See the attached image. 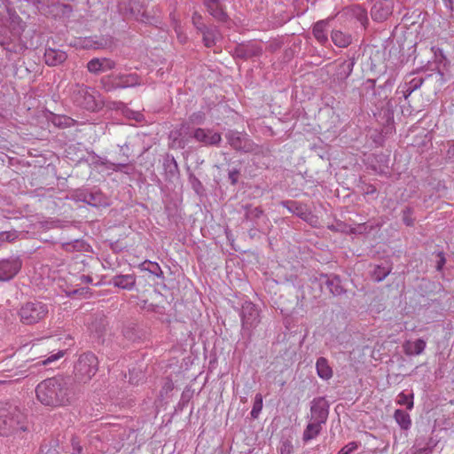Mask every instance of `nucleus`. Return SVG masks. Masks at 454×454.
Here are the masks:
<instances>
[{
    "instance_id": "obj_1",
    "label": "nucleus",
    "mask_w": 454,
    "mask_h": 454,
    "mask_svg": "<svg viewBox=\"0 0 454 454\" xmlns=\"http://www.w3.org/2000/svg\"><path fill=\"white\" fill-rule=\"evenodd\" d=\"M28 430L26 416L9 403L0 404V437L5 443L16 444L23 440Z\"/></svg>"
},
{
    "instance_id": "obj_2",
    "label": "nucleus",
    "mask_w": 454,
    "mask_h": 454,
    "mask_svg": "<svg viewBox=\"0 0 454 454\" xmlns=\"http://www.w3.org/2000/svg\"><path fill=\"white\" fill-rule=\"evenodd\" d=\"M35 394L37 400L45 406L66 405L70 400V389L63 378L53 377L40 382Z\"/></svg>"
},
{
    "instance_id": "obj_3",
    "label": "nucleus",
    "mask_w": 454,
    "mask_h": 454,
    "mask_svg": "<svg viewBox=\"0 0 454 454\" xmlns=\"http://www.w3.org/2000/svg\"><path fill=\"white\" fill-rule=\"evenodd\" d=\"M98 368L97 356L92 353H84L79 356L75 364L74 374L79 381L86 383L96 374Z\"/></svg>"
},
{
    "instance_id": "obj_4",
    "label": "nucleus",
    "mask_w": 454,
    "mask_h": 454,
    "mask_svg": "<svg viewBox=\"0 0 454 454\" xmlns=\"http://www.w3.org/2000/svg\"><path fill=\"white\" fill-rule=\"evenodd\" d=\"M48 307L40 301L27 302L20 309V321L25 325H34L48 315Z\"/></svg>"
},
{
    "instance_id": "obj_5",
    "label": "nucleus",
    "mask_w": 454,
    "mask_h": 454,
    "mask_svg": "<svg viewBox=\"0 0 454 454\" xmlns=\"http://www.w3.org/2000/svg\"><path fill=\"white\" fill-rule=\"evenodd\" d=\"M101 83L106 91H112L139 85L140 81L136 74H118L104 76Z\"/></svg>"
},
{
    "instance_id": "obj_6",
    "label": "nucleus",
    "mask_w": 454,
    "mask_h": 454,
    "mask_svg": "<svg viewBox=\"0 0 454 454\" xmlns=\"http://www.w3.org/2000/svg\"><path fill=\"white\" fill-rule=\"evenodd\" d=\"M95 91L84 85L76 84L73 89V99L80 106L89 110L96 111L98 104L95 98Z\"/></svg>"
},
{
    "instance_id": "obj_7",
    "label": "nucleus",
    "mask_w": 454,
    "mask_h": 454,
    "mask_svg": "<svg viewBox=\"0 0 454 454\" xmlns=\"http://www.w3.org/2000/svg\"><path fill=\"white\" fill-rule=\"evenodd\" d=\"M241 321L243 328L253 329L260 323L259 310L251 301H246L241 309Z\"/></svg>"
},
{
    "instance_id": "obj_8",
    "label": "nucleus",
    "mask_w": 454,
    "mask_h": 454,
    "mask_svg": "<svg viewBox=\"0 0 454 454\" xmlns=\"http://www.w3.org/2000/svg\"><path fill=\"white\" fill-rule=\"evenodd\" d=\"M22 262L19 257H11L0 261V280L8 281L14 278L21 269Z\"/></svg>"
},
{
    "instance_id": "obj_9",
    "label": "nucleus",
    "mask_w": 454,
    "mask_h": 454,
    "mask_svg": "<svg viewBox=\"0 0 454 454\" xmlns=\"http://www.w3.org/2000/svg\"><path fill=\"white\" fill-rule=\"evenodd\" d=\"M310 412V420L325 424L329 414V405L326 400L324 397L313 399Z\"/></svg>"
},
{
    "instance_id": "obj_10",
    "label": "nucleus",
    "mask_w": 454,
    "mask_h": 454,
    "mask_svg": "<svg viewBox=\"0 0 454 454\" xmlns=\"http://www.w3.org/2000/svg\"><path fill=\"white\" fill-rule=\"evenodd\" d=\"M226 138L230 145L237 151L252 152L254 144L247 138V135H242L237 131H229L226 134Z\"/></svg>"
},
{
    "instance_id": "obj_11",
    "label": "nucleus",
    "mask_w": 454,
    "mask_h": 454,
    "mask_svg": "<svg viewBox=\"0 0 454 454\" xmlns=\"http://www.w3.org/2000/svg\"><path fill=\"white\" fill-rule=\"evenodd\" d=\"M169 138L172 141V147L184 148L192 137V132L186 124H182L178 129H174L169 134Z\"/></svg>"
},
{
    "instance_id": "obj_12",
    "label": "nucleus",
    "mask_w": 454,
    "mask_h": 454,
    "mask_svg": "<svg viewBox=\"0 0 454 454\" xmlns=\"http://www.w3.org/2000/svg\"><path fill=\"white\" fill-rule=\"evenodd\" d=\"M393 2L391 0L377 1L371 10L372 18L378 22L386 20L393 12Z\"/></svg>"
},
{
    "instance_id": "obj_13",
    "label": "nucleus",
    "mask_w": 454,
    "mask_h": 454,
    "mask_svg": "<svg viewBox=\"0 0 454 454\" xmlns=\"http://www.w3.org/2000/svg\"><path fill=\"white\" fill-rule=\"evenodd\" d=\"M192 137L204 145H215L222 140L220 133L201 128H198L192 132Z\"/></svg>"
},
{
    "instance_id": "obj_14",
    "label": "nucleus",
    "mask_w": 454,
    "mask_h": 454,
    "mask_svg": "<svg viewBox=\"0 0 454 454\" xmlns=\"http://www.w3.org/2000/svg\"><path fill=\"white\" fill-rule=\"evenodd\" d=\"M114 60L108 58H94L87 64V69L91 74H100L112 70L115 67Z\"/></svg>"
},
{
    "instance_id": "obj_15",
    "label": "nucleus",
    "mask_w": 454,
    "mask_h": 454,
    "mask_svg": "<svg viewBox=\"0 0 454 454\" xmlns=\"http://www.w3.org/2000/svg\"><path fill=\"white\" fill-rule=\"evenodd\" d=\"M67 59V53L63 51L48 48L44 52V61L48 66L55 67Z\"/></svg>"
},
{
    "instance_id": "obj_16",
    "label": "nucleus",
    "mask_w": 454,
    "mask_h": 454,
    "mask_svg": "<svg viewBox=\"0 0 454 454\" xmlns=\"http://www.w3.org/2000/svg\"><path fill=\"white\" fill-rule=\"evenodd\" d=\"M112 283L119 288L131 290L136 285V277L133 274L118 275L113 278Z\"/></svg>"
},
{
    "instance_id": "obj_17",
    "label": "nucleus",
    "mask_w": 454,
    "mask_h": 454,
    "mask_svg": "<svg viewBox=\"0 0 454 454\" xmlns=\"http://www.w3.org/2000/svg\"><path fill=\"white\" fill-rule=\"evenodd\" d=\"M427 343L422 339H418L414 341L408 340L403 344V350L408 356H416L423 353Z\"/></svg>"
},
{
    "instance_id": "obj_18",
    "label": "nucleus",
    "mask_w": 454,
    "mask_h": 454,
    "mask_svg": "<svg viewBox=\"0 0 454 454\" xmlns=\"http://www.w3.org/2000/svg\"><path fill=\"white\" fill-rule=\"evenodd\" d=\"M203 43L206 47H212L221 38V35L215 27H206L201 31Z\"/></svg>"
},
{
    "instance_id": "obj_19",
    "label": "nucleus",
    "mask_w": 454,
    "mask_h": 454,
    "mask_svg": "<svg viewBox=\"0 0 454 454\" xmlns=\"http://www.w3.org/2000/svg\"><path fill=\"white\" fill-rule=\"evenodd\" d=\"M205 6L209 14L216 20H223L225 19L226 14L218 0H205Z\"/></svg>"
},
{
    "instance_id": "obj_20",
    "label": "nucleus",
    "mask_w": 454,
    "mask_h": 454,
    "mask_svg": "<svg viewBox=\"0 0 454 454\" xmlns=\"http://www.w3.org/2000/svg\"><path fill=\"white\" fill-rule=\"evenodd\" d=\"M0 44L9 52L21 53L26 49V43H23L20 38L13 40H0Z\"/></svg>"
},
{
    "instance_id": "obj_21",
    "label": "nucleus",
    "mask_w": 454,
    "mask_h": 454,
    "mask_svg": "<svg viewBox=\"0 0 454 454\" xmlns=\"http://www.w3.org/2000/svg\"><path fill=\"white\" fill-rule=\"evenodd\" d=\"M317 373L323 380H329L333 377V370L325 357H319L316 363Z\"/></svg>"
},
{
    "instance_id": "obj_22",
    "label": "nucleus",
    "mask_w": 454,
    "mask_h": 454,
    "mask_svg": "<svg viewBox=\"0 0 454 454\" xmlns=\"http://www.w3.org/2000/svg\"><path fill=\"white\" fill-rule=\"evenodd\" d=\"M322 425L319 422L310 420L303 431L302 439L304 442H309L315 439L322 430Z\"/></svg>"
},
{
    "instance_id": "obj_23",
    "label": "nucleus",
    "mask_w": 454,
    "mask_h": 454,
    "mask_svg": "<svg viewBox=\"0 0 454 454\" xmlns=\"http://www.w3.org/2000/svg\"><path fill=\"white\" fill-rule=\"evenodd\" d=\"M327 21L320 20L317 22L313 27V35L315 38L320 43H325L327 42Z\"/></svg>"
},
{
    "instance_id": "obj_24",
    "label": "nucleus",
    "mask_w": 454,
    "mask_h": 454,
    "mask_svg": "<svg viewBox=\"0 0 454 454\" xmlns=\"http://www.w3.org/2000/svg\"><path fill=\"white\" fill-rule=\"evenodd\" d=\"M332 40L336 46L340 48L347 47L351 43L350 35L338 30L332 33Z\"/></svg>"
},
{
    "instance_id": "obj_25",
    "label": "nucleus",
    "mask_w": 454,
    "mask_h": 454,
    "mask_svg": "<svg viewBox=\"0 0 454 454\" xmlns=\"http://www.w3.org/2000/svg\"><path fill=\"white\" fill-rule=\"evenodd\" d=\"M142 270H147L151 274L156 276L157 278H163V271L161 270L160 265L157 262L151 261H145L139 266Z\"/></svg>"
},
{
    "instance_id": "obj_26",
    "label": "nucleus",
    "mask_w": 454,
    "mask_h": 454,
    "mask_svg": "<svg viewBox=\"0 0 454 454\" xmlns=\"http://www.w3.org/2000/svg\"><path fill=\"white\" fill-rule=\"evenodd\" d=\"M326 286L333 295H340L344 293V287L341 286L340 278L337 276L328 278Z\"/></svg>"
},
{
    "instance_id": "obj_27",
    "label": "nucleus",
    "mask_w": 454,
    "mask_h": 454,
    "mask_svg": "<svg viewBox=\"0 0 454 454\" xmlns=\"http://www.w3.org/2000/svg\"><path fill=\"white\" fill-rule=\"evenodd\" d=\"M394 418L403 429H408L411 425L410 415L403 410H396Z\"/></svg>"
},
{
    "instance_id": "obj_28",
    "label": "nucleus",
    "mask_w": 454,
    "mask_h": 454,
    "mask_svg": "<svg viewBox=\"0 0 454 454\" xmlns=\"http://www.w3.org/2000/svg\"><path fill=\"white\" fill-rule=\"evenodd\" d=\"M397 403L406 405L407 409L411 410L413 408V395H407L401 392L397 395Z\"/></svg>"
},
{
    "instance_id": "obj_29",
    "label": "nucleus",
    "mask_w": 454,
    "mask_h": 454,
    "mask_svg": "<svg viewBox=\"0 0 454 454\" xmlns=\"http://www.w3.org/2000/svg\"><path fill=\"white\" fill-rule=\"evenodd\" d=\"M262 409V396L261 394H257L254 396V405L251 411V416L254 419H257Z\"/></svg>"
},
{
    "instance_id": "obj_30",
    "label": "nucleus",
    "mask_w": 454,
    "mask_h": 454,
    "mask_svg": "<svg viewBox=\"0 0 454 454\" xmlns=\"http://www.w3.org/2000/svg\"><path fill=\"white\" fill-rule=\"evenodd\" d=\"M19 238V232L17 231H9L0 232V245L4 242H13Z\"/></svg>"
},
{
    "instance_id": "obj_31",
    "label": "nucleus",
    "mask_w": 454,
    "mask_h": 454,
    "mask_svg": "<svg viewBox=\"0 0 454 454\" xmlns=\"http://www.w3.org/2000/svg\"><path fill=\"white\" fill-rule=\"evenodd\" d=\"M285 205H286V207L290 212L296 214L297 215L305 219L306 214L303 212L302 207L301 205H299L297 202L287 201Z\"/></svg>"
},
{
    "instance_id": "obj_32",
    "label": "nucleus",
    "mask_w": 454,
    "mask_h": 454,
    "mask_svg": "<svg viewBox=\"0 0 454 454\" xmlns=\"http://www.w3.org/2000/svg\"><path fill=\"white\" fill-rule=\"evenodd\" d=\"M354 15L356 17V19L361 22L362 25H364L368 19H367V12L365 9L359 5H356L352 8Z\"/></svg>"
},
{
    "instance_id": "obj_33",
    "label": "nucleus",
    "mask_w": 454,
    "mask_h": 454,
    "mask_svg": "<svg viewBox=\"0 0 454 454\" xmlns=\"http://www.w3.org/2000/svg\"><path fill=\"white\" fill-rule=\"evenodd\" d=\"M245 51V57L257 56L262 53V48L256 43H251L246 47Z\"/></svg>"
},
{
    "instance_id": "obj_34",
    "label": "nucleus",
    "mask_w": 454,
    "mask_h": 454,
    "mask_svg": "<svg viewBox=\"0 0 454 454\" xmlns=\"http://www.w3.org/2000/svg\"><path fill=\"white\" fill-rule=\"evenodd\" d=\"M413 211L411 207H406L403 211V221L407 226H411L414 223V219L412 218Z\"/></svg>"
},
{
    "instance_id": "obj_35",
    "label": "nucleus",
    "mask_w": 454,
    "mask_h": 454,
    "mask_svg": "<svg viewBox=\"0 0 454 454\" xmlns=\"http://www.w3.org/2000/svg\"><path fill=\"white\" fill-rule=\"evenodd\" d=\"M358 449V443L356 442H350L342 447L337 454H351Z\"/></svg>"
},
{
    "instance_id": "obj_36",
    "label": "nucleus",
    "mask_w": 454,
    "mask_h": 454,
    "mask_svg": "<svg viewBox=\"0 0 454 454\" xmlns=\"http://www.w3.org/2000/svg\"><path fill=\"white\" fill-rule=\"evenodd\" d=\"M64 353L65 352L63 350H59V351H58L55 354H51L47 358L43 359L42 361V364H51L52 362H55L57 360H59V358H61L64 356Z\"/></svg>"
},
{
    "instance_id": "obj_37",
    "label": "nucleus",
    "mask_w": 454,
    "mask_h": 454,
    "mask_svg": "<svg viewBox=\"0 0 454 454\" xmlns=\"http://www.w3.org/2000/svg\"><path fill=\"white\" fill-rule=\"evenodd\" d=\"M71 446L73 449V454H81L82 450V447L80 443V441L77 437L73 436L71 439Z\"/></svg>"
},
{
    "instance_id": "obj_38",
    "label": "nucleus",
    "mask_w": 454,
    "mask_h": 454,
    "mask_svg": "<svg viewBox=\"0 0 454 454\" xmlns=\"http://www.w3.org/2000/svg\"><path fill=\"white\" fill-rule=\"evenodd\" d=\"M192 22H193L194 26L197 27V29L200 31H201L202 29H204L206 27V26H204L201 22V17L199 15H194L192 17Z\"/></svg>"
},
{
    "instance_id": "obj_39",
    "label": "nucleus",
    "mask_w": 454,
    "mask_h": 454,
    "mask_svg": "<svg viewBox=\"0 0 454 454\" xmlns=\"http://www.w3.org/2000/svg\"><path fill=\"white\" fill-rule=\"evenodd\" d=\"M175 30H176V35H177V39L179 40V42L181 43H186L187 36L182 32L181 27L180 26H176Z\"/></svg>"
},
{
    "instance_id": "obj_40",
    "label": "nucleus",
    "mask_w": 454,
    "mask_h": 454,
    "mask_svg": "<svg viewBox=\"0 0 454 454\" xmlns=\"http://www.w3.org/2000/svg\"><path fill=\"white\" fill-rule=\"evenodd\" d=\"M129 118H132L136 120L137 121H140L143 119V114L139 112H130V114L128 115Z\"/></svg>"
},
{
    "instance_id": "obj_41",
    "label": "nucleus",
    "mask_w": 454,
    "mask_h": 454,
    "mask_svg": "<svg viewBox=\"0 0 454 454\" xmlns=\"http://www.w3.org/2000/svg\"><path fill=\"white\" fill-rule=\"evenodd\" d=\"M422 84V81L421 80H417V79H413L410 85H408L409 87H411V89H413V90H417L418 88H419Z\"/></svg>"
},
{
    "instance_id": "obj_42",
    "label": "nucleus",
    "mask_w": 454,
    "mask_h": 454,
    "mask_svg": "<svg viewBox=\"0 0 454 454\" xmlns=\"http://www.w3.org/2000/svg\"><path fill=\"white\" fill-rule=\"evenodd\" d=\"M238 174H239V172L236 171V170L231 171L229 173V178L231 179V184H234L237 183V181H238Z\"/></svg>"
},
{
    "instance_id": "obj_43",
    "label": "nucleus",
    "mask_w": 454,
    "mask_h": 454,
    "mask_svg": "<svg viewBox=\"0 0 454 454\" xmlns=\"http://www.w3.org/2000/svg\"><path fill=\"white\" fill-rule=\"evenodd\" d=\"M413 91V89L409 87L408 85H405L403 90V97L407 98Z\"/></svg>"
},
{
    "instance_id": "obj_44",
    "label": "nucleus",
    "mask_w": 454,
    "mask_h": 454,
    "mask_svg": "<svg viewBox=\"0 0 454 454\" xmlns=\"http://www.w3.org/2000/svg\"><path fill=\"white\" fill-rule=\"evenodd\" d=\"M80 278H81L82 283L89 284V283L92 282V278L90 276L82 275V276H81Z\"/></svg>"
},
{
    "instance_id": "obj_45",
    "label": "nucleus",
    "mask_w": 454,
    "mask_h": 454,
    "mask_svg": "<svg viewBox=\"0 0 454 454\" xmlns=\"http://www.w3.org/2000/svg\"><path fill=\"white\" fill-rule=\"evenodd\" d=\"M112 165H113V168H113L114 170H115V171L121 170V168H123V167H125V166H126V164H121V163H119V164H114H114H112Z\"/></svg>"
},
{
    "instance_id": "obj_46",
    "label": "nucleus",
    "mask_w": 454,
    "mask_h": 454,
    "mask_svg": "<svg viewBox=\"0 0 454 454\" xmlns=\"http://www.w3.org/2000/svg\"><path fill=\"white\" fill-rule=\"evenodd\" d=\"M447 153L449 156L454 157V142L449 147Z\"/></svg>"
},
{
    "instance_id": "obj_47",
    "label": "nucleus",
    "mask_w": 454,
    "mask_h": 454,
    "mask_svg": "<svg viewBox=\"0 0 454 454\" xmlns=\"http://www.w3.org/2000/svg\"><path fill=\"white\" fill-rule=\"evenodd\" d=\"M281 454H291L290 447H285V449L281 450Z\"/></svg>"
},
{
    "instance_id": "obj_48",
    "label": "nucleus",
    "mask_w": 454,
    "mask_h": 454,
    "mask_svg": "<svg viewBox=\"0 0 454 454\" xmlns=\"http://www.w3.org/2000/svg\"><path fill=\"white\" fill-rule=\"evenodd\" d=\"M444 262H445V259L443 257H442L441 261L439 262L438 266H437L438 270L442 269V267L444 264Z\"/></svg>"
},
{
    "instance_id": "obj_49",
    "label": "nucleus",
    "mask_w": 454,
    "mask_h": 454,
    "mask_svg": "<svg viewBox=\"0 0 454 454\" xmlns=\"http://www.w3.org/2000/svg\"><path fill=\"white\" fill-rule=\"evenodd\" d=\"M376 192V190L373 188V187H370L367 191H366V193L369 194V193H374Z\"/></svg>"
},
{
    "instance_id": "obj_50",
    "label": "nucleus",
    "mask_w": 454,
    "mask_h": 454,
    "mask_svg": "<svg viewBox=\"0 0 454 454\" xmlns=\"http://www.w3.org/2000/svg\"><path fill=\"white\" fill-rule=\"evenodd\" d=\"M387 274H388V271L384 272V274H383V276H382V277H379V278H378V280H379V281H380V280H382V279H383V278H384Z\"/></svg>"
},
{
    "instance_id": "obj_51",
    "label": "nucleus",
    "mask_w": 454,
    "mask_h": 454,
    "mask_svg": "<svg viewBox=\"0 0 454 454\" xmlns=\"http://www.w3.org/2000/svg\"><path fill=\"white\" fill-rule=\"evenodd\" d=\"M72 247V245H71V244H67V245H66V249H67V250H70V247Z\"/></svg>"
},
{
    "instance_id": "obj_52",
    "label": "nucleus",
    "mask_w": 454,
    "mask_h": 454,
    "mask_svg": "<svg viewBox=\"0 0 454 454\" xmlns=\"http://www.w3.org/2000/svg\"><path fill=\"white\" fill-rule=\"evenodd\" d=\"M86 201L88 202V204L95 205V204H94V203H92L90 200H86Z\"/></svg>"
}]
</instances>
